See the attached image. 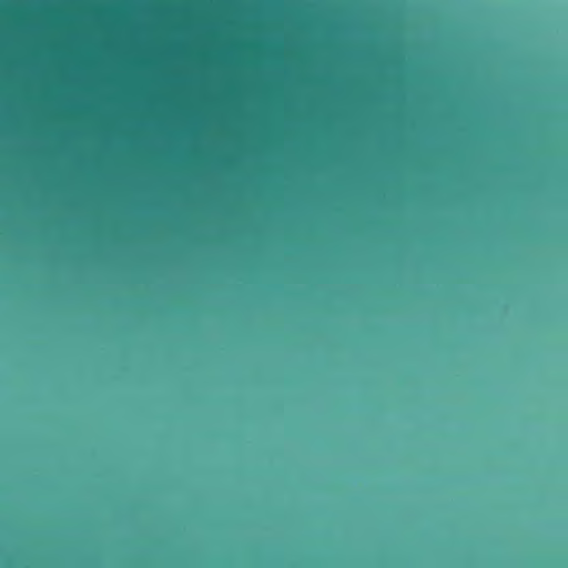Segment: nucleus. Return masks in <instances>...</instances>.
<instances>
[{
    "instance_id": "1",
    "label": "nucleus",
    "mask_w": 568,
    "mask_h": 568,
    "mask_svg": "<svg viewBox=\"0 0 568 568\" xmlns=\"http://www.w3.org/2000/svg\"><path fill=\"white\" fill-rule=\"evenodd\" d=\"M62 233H71V0H61Z\"/></svg>"
},
{
    "instance_id": "2",
    "label": "nucleus",
    "mask_w": 568,
    "mask_h": 568,
    "mask_svg": "<svg viewBox=\"0 0 568 568\" xmlns=\"http://www.w3.org/2000/svg\"><path fill=\"white\" fill-rule=\"evenodd\" d=\"M72 108H73V109L75 108V104H74V103L72 104Z\"/></svg>"
}]
</instances>
